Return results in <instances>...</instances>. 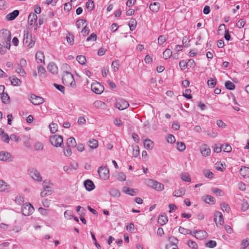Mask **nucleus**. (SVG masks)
<instances>
[{"instance_id": "nucleus-1", "label": "nucleus", "mask_w": 249, "mask_h": 249, "mask_svg": "<svg viewBox=\"0 0 249 249\" xmlns=\"http://www.w3.org/2000/svg\"><path fill=\"white\" fill-rule=\"evenodd\" d=\"M37 17L36 14L31 13L28 16V29L29 30H36L37 29V24H36Z\"/></svg>"}, {"instance_id": "nucleus-2", "label": "nucleus", "mask_w": 249, "mask_h": 249, "mask_svg": "<svg viewBox=\"0 0 249 249\" xmlns=\"http://www.w3.org/2000/svg\"><path fill=\"white\" fill-rule=\"evenodd\" d=\"M23 43L27 45L30 48H32L35 43V38L30 32H26L24 35Z\"/></svg>"}, {"instance_id": "nucleus-3", "label": "nucleus", "mask_w": 249, "mask_h": 249, "mask_svg": "<svg viewBox=\"0 0 249 249\" xmlns=\"http://www.w3.org/2000/svg\"><path fill=\"white\" fill-rule=\"evenodd\" d=\"M51 144L56 147H60L63 143V139L61 136L54 135L50 137V139Z\"/></svg>"}, {"instance_id": "nucleus-4", "label": "nucleus", "mask_w": 249, "mask_h": 249, "mask_svg": "<svg viewBox=\"0 0 249 249\" xmlns=\"http://www.w3.org/2000/svg\"><path fill=\"white\" fill-rule=\"evenodd\" d=\"M63 83L66 86H71L72 82L74 81L73 75L70 71H64L62 76Z\"/></svg>"}, {"instance_id": "nucleus-5", "label": "nucleus", "mask_w": 249, "mask_h": 249, "mask_svg": "<svg viewBox=\"0 0 249 249\" xmlns=\"http://www.w3.org/2000/svg\"><path fill=\"white\" fill-rule=\"evenodd\" d=\"M98 173L100 178L107 180L109 178V169L107 166H102L99 168Z\"/></svg>"}, {"instance_id": "nucleus-6", "label": "nucleus", "mask_w": 249, "mask_h": 249, "mask_svg": "<svg viewBox=\"0 0 249 249\" xmlns=\"http://www.w3.org/2000/svg\"><path fill=\"white\" fill-rule=\"evenodd\" d=\"M30 176L35 181L41 182L42 180L41 175L36 169L31 168L29 170Z\"/></svg>"}, {"instance_id": "nucleus-7", "label": "nucleus", "mask_w": 249, "mask_h": 249, "mask_svg": "<svg viewBox=\"0 0 249 249\" xmlns=\"http://www.w3.org/2000/svg\"><path fill=\"white\" fill-rule=\"evenodd\" d=\"M21 211L23 215L28 216L34 212V208L30 203H26L22 207Z\"/></svg>"}, {"instance_id": "nucleus-8", "label": "nucleus", "mask_w": 249, "mask_h": 249, "mask_svg": "<svg viewBox=\"0 0 249 249\" xmlns=\"http://www.w3.org/2000/svg\"><path fill=\"white\" fill-rule=\"evenodd\" d=\"M129 103L123 99H118L116 100L115 107L119 110H124L129 107Z\"/></svg>"}, {"instance_id": "nucleus-9", "label": "nucleus", "mask_w": 249, "mask_h": 249, "mask_svg": "<svg viewBox=\"0 0 249 249\" xmlns=\"http://www.w3.org/2000/svg\"><path fill=\"white\" fill-rule=\"evenodd\" d=\"M91 89L95 93L100 94L104 91V87L99 83L95 82L91 85Z\"/></svg>"}, {"instance_id": "nucleus-10", "label": "nucleus", "mask_w": 249, "mask_h": 249, "mask_svg": "<svg viewBox=\"0 0 249 249\" xmlns=\"http://www.w3.org/2000/svg\"><path fill=\"white\" fill-rule=\"evenodd\" d=\"M76 25L78 30H81V31H89V27L87 26L86 21L85 20L80 19L76 22Z\"/></svg>"}, {"instance_id": "nucleus-11", "label": "nucleus", "mask_w": 249, "mask_h": 249, "mask_svg": "<svg viewBox=\"0 0 249 249\" xmlns=\"http://www.w3.org/2000/svg\"><path fill=\"white\" fill-rule=\"evenodd\" d=\"M192 235L199 240H203L208 236V233L204 230H195L193 231Z\"/></svg>"}, {"instance_id": "nucleus-12", "label": "nucleus", "mask_w": 249, "mask_h": 249, "mask_svg": "<svg viewBox=\"0 0 249 249\" xmlns=\"http://www.w3.org/2000/svg\"><path fill=\"white\" fill-rule=\"evenodd\" d=\"M30 101L35 105H38L42 104L44 100L43 98L36 96L35 94H31L29 97Z\"/></svg>"}, {"instance_id": "nucleus-13", "label": "nucleus", "mask_w": 249, "mask_h": 249, "mask_svg": "<svg viewBox=\"0 0 249 249\" xmlns=\"http://www.w3.org/2000/svg\"><path fill=\"white\" fill-rule=\"evenodd\" d=\"M0 38L1 41L7 44L8 40H9V44H11V32H0Z\"/></svg>"}, {"instance_id": "nucleus-14", "label": "nucleus", "mask_w": 249, "mask_h": 249, "mask_svg": "<svg viewBox=\"0 0 249 249\" xmlns=\"http://www.w3.org/2000/svg\"><path fill=\"white\" fill-rule=\"evenodd\" d=\"M13 160V158L11 154L5 151L0 152V160L3 161H11Z\"/></svg>"}, {"instance_id": "nucleus-15", "label": "nucleus", "mask_w": 249, "mask_h": 249, "mask_svg": "<svg viewBox=\"0 0 249 249\" xmlns=\"http://www.w3.org/2000/svg\"><path fill=\"white\" fill-rule=\"evenodd\" d=\"M200 151L202 155L204 157H208L210 155L211 149L206 144H203L200 147Z\"/></svg>"}, {"instance_id": "nucleus-16", "label": "nucleus", "mask_w": 249, "mask_h": 249, "mask_svg": "<svg viewBox=\"0 0 249 249\" xmlns=\"http://www.w3.org/2000/svg\"><path fill=\"white\" fill-rule=\"evenodd\" d=\"M214 220L217 226L218 224L222 225L224 224V219L222 214L219 212H216L214 214Z\"/></svg>"}, {"instance_id": "nucleus-17", "label": "nucleus", "mask_w": 249, "mask_h": 249, "mask_svg": "<svg viewBox=\"0 0 249 249\" xmlns=\"http://www.w3.org/2000/svg\"><path fill=\"white\" fill-rule=\"evenodd\" d=\"M48 71L52 74H55L58 73V69L57 66L53 62L50 63L47 66Z\"/></svg>"}, {"instance_id": "nucleus-18", "label": "nucleus", "mask_w": 249, "mask_h": 249, "mask_svg": "<svg viewBox=\"0 0 249 249\" xmlns=\"http://www.w3.org/2000/svg\"><path fill=\"white\" fill-rule=\"evenodd\" d=\"M9 40H8L7 44L4 46L0 43V54L1 55H4L6 54L8 50L11 48V44H9Z\"/></svg>"}, {"instance_id": "nucleus-19", "label": "nucleus", "mask_w": 249, "mask_h": 249, "mask_svg": "<svg viewBox=\"0 0 249 249\" xmlns=\"http://www.w3.org/2000/svg\"><path fill=\"white\" fill-rule=\"evenodd\" d=\"M93 105L94 107L102 110L106 109L107 107V104L99 100L95 101Z\"/></svg>"}, {"instance_id": "nucleus-20", "label": "nucleus", "mask_w": 249, "mask_h": 249, "mask_svg": "<svg viewBox=\"0 0 249 249\" xmlns=\"http://www.w3.org/2000/svg\"><path fill=\"white\" fill-rule=\"evenodd\" d=\"M84 185L86 189L88 191H91L95 188L93 182L89 179L86 180L84 182Z\"/></svg>"}, {"instance_id": "nucleus-21", "label": "nucleus", "mask_w": 249, "mask_h": 249, "mask_svg": "<svg viewBox=\"0 0 249 249\" xmlns=\"http://www.w3.org/2000/svg\"><path fill=\"white\" fill-rule=\"evenodd\" d=\"M19 11L16 10L8 14L6 18L7 20L11 21L15 19L19 15Z\"/></svg>"}, {"instance_id": "nucleus-22", "label": "nucleus", "mask_w": 249, "mask_h": 249, "mask_svg": "<svg viewBox=\"0 0 249 249\" xmlns=\"http://www.w3.org/2000/svg\"><path fill=\"white\" fill-rule=\"evenodd\" d=\"M122 191L124 193L128 194L132 196H135L137 192V189H130L127 187H124Z\"/></svg>"}, {"instance_id": "nucleus-23", "label": "nucleus", "mask_w": 249, "mask_h": 249, "mask_svg": "<svg viewBox=\"0 0 249 249\" xmlns=\"http://www.w3.org/2000/svg\"><path fill=\"white\" fill-rule=\"evenodd\" d=\"M240 174L243 178H249V168L246 166L241 167Z\"/></svg>"}, {"instance_id": "nucleus-24", "label": "nucleus", "mask_w": 249, "mask_h": 249, "mask_svg": "<svg viewBox=\"0 0 249 249\" xmlns=\"http://www.w3.org/2000/svg\"><path fill=\"white\" fill-rule=\"evenodd\" d=\"M10 190V186L6 182L2 180H0V191L8 192Z\"/></svg>"}, {"instance_id": "nucleus-25", "label": "nucleus", "mask_w": 249, "mask_h": 249, "mask_svg": "<svg viewBox=\"0 0 249 249\" xmlns=\"http://www.w3.org/2000/svg\"><path fill=\"white\" fill-rule=\"evenodd\" d=\"M36 58L38 63H44V55L41 51H37L36 54Z\"/></svg>"}, {"instance_id": "nucleus-26", "label": "nucleus", "mask_w": 249, "mask_h": 249, "mask_svg": "<svg viewBox=\"0 0 249 249\" xmlns=\"http://www.w3.org/2000/svg\"><path fill=\"white\" fill-rule=\"evenodd\" d=\"M145 148L148 150L152 149L154 146V142L149 139H145L143 142Z\"/></svg>"}, {"instance_id": "nucleus-27", "label": "nucleus", "mask_w": 249, "mask_h": 249, "mask_svg": "<svg viewBox=\"0 0 249 249\" xmlns=\"http://www.w3.org/2000/svg\"><path fill=\"white\" fill-rule=\"evenodd\" d=\"M113 176L120 181H123L126 179V176L123 172H117Z\"/></svg>"}, {"instance_id": "nucleus-28", "label": "nucleus", "mask_w": 249, "mask_h": 249, "mask_svg": "<svg viewBox=\"0 0 249 249\" xmlns=\"http://www.w3.org/2000/svg\"><path fill=\"white\" fill-rule=\"evenodd\" d=\"M67 146L69 147H75L76 146V142L73 137H70L67 140Z\"/></svg>"}, {"instance_id": "nucleus-29", "label": "nucleus", "mask_w": 249, "mask_h": 249, "mask_svg": "<svg viewBox=\"0 0 249 249\" xmlns=\"http://www.w3.org/2000/svg\"><path fill=\"white\" fill-rule=\"evenodd\" d=\"M66 40L67 43L70 45H72L74 43V36L71 33L69 32L66 36Z\"/></svg>"}, {"instance_id": "nucleus-30", "label": "nucleus", "mask_w": 249, "mask_h": 249, "mask_svg": "<svg viewBox=\"0 0 249 249\" xmlns=\"http://www.w3.org/2000/svg\"><path fill=\"white\" fill-rule=\"evenodd\" d=\"M186 190L184 188H180L178 190L175 191L173 196H174L179 197L183 196L185 193Z\"/></svg>"}, {"instance_id": "nucleus-31", "label": "nucleus", "mask_w": 249, "mask_h": 249, "mask_svg": "<svg viewBox=\"0 0 249 249\" xmlns=\"http://www.w3.org/2000/svg\"><path fill=\"white\" fill-rule=\"evenodd\" d=\"M160 5L159 2H155L150 5L149 8L152 11L157 12L160 8Z\"/></svg>"}, {"instance_id": "nucleus-32", "label": "nucleus", "mask_w": 249, "mask_h": 249, "mask_svg": "<svg viewBox=\"0 0 249 249\" xmlns=\"http://www.w3.org/2000/svg\"><path fill=\"white\" fill-rule=\"evenodd\" d=\"M168 222V218L166 215H160L158 218V223L161 225H165Z\"/></svg>"}, {"instance_id": "nucleus-33", "label": "nucleus", "mask_w": 249, "mask_h": 249, "mask_svg": "<svg viewBox=\"0 0 249 249\" xmlns=\"http://www.w3.org/2000/svg\"><path fill=\"white\" fill-rule=\"evenodd\" d=\"M180 178L182 181L186 182H191V179L189 174L188 173H182L180 175Z\"/></svg>"}, {"instance_id": "nucleus-34", "label": "nucleus", "mask_w": 249, "mask_h": 249, "mask_svg": "<svg viewBox=\"0 0 249 249\" xmlns=\"http://www.w3.org/2000/svg\"><path fill=\"white\" fill-rule=\"evenodd\" d=\"M89 146L92 149L96 148L98 146V141L95 139L89 140L88 142Z\"/></svg>"}, {"instance_id": "nucleus-35", "label": "nucleus", "mask_w": 249, "mask_h": 249, "mask_svg": "<svg viewBox=\"0 0 249 249\" xmlns=\"http://www.w3.org/2000/svg\"><path fill=\"white\" fill-rule=\"evenodd\" d=\"M10 80L13 86H20L21 83L20 80L17 77H10Z\"/></svg>"}, {"instance_id": "nucleus-36", "label": "nucleus", "mask_w": 249, "mask_h": 249, "mask_svg": "<svg viewBox=\"0 0 249 249\" xmlns=\"http://www.w3.org/2000/svg\"><path fill=\"white\" fill-rule=\"evenodd\" d=\"M128 25L131 31L134 30L137 26V21L135 19H131L128 23Z\"/></svg>"}, {"instance_id": "nucleus-37", "label": "nucleus", "mask_w": 249, "mask_h": 249, "mask_svg": "<svg viewBox=\"0 0 249 249\" xmlns=\"http://www.w3.org/2000/svg\"><path fill=\"white\" fill-rule=\"evenodd\" d=\"M153 189L158 191H161L164 189V185L161 183L156 181L155 184H154Z\"/></svg>"}, {"instance_id": "nucleus-38", "label": "nucleus", "mask_w": 249, "mask_h": 249, "mask_svg": "<svg viewBox=\"0 0 249 249\" xmlns=\"http://www.w3.org/2000/svg\"><path fill=\"white\" fill-rule=\"evenodd\" d=\"M110 195L114 197H119L120 196V192L118 190L112 189L110 191Z\"/></svg>"}, {"instance_id": "nucleus-39", "label": "nucleus", "mask_w": 249, "mask_h": 249, "mask_svg": "<svg viewBox=\"0 0 249 249\" xmlns=\"http://www.w3.org/2000/svg\"><path fill=\"white\" fill-rule=\"evenodd\" d=\"M177 149L181 152L184 151L186 149V145L183 142H178L177 143Z\"/></svg>"}, {"instance_id": "nucleus-40", "label": "nucleus", "mask_w": 249, "mask_h": 249, "mask_svg": "<svg viewBox=\"0 0 249 249\" xmlns=\"http://www.w3.org/2000/svg\"><path fill=\"white\" fill-rule=\"evenodd\" d=\"M120 67V64L118 61H115L112 62L111 64L112 70L114 72H116L118 71Z\"/></svg>"}, {"instance_id": "nucleus-41", "label": "nucleus", "mask_w": 249, "mask_h": 249, "mask_svg": "<svg viewBox=\"0 0 249 249\" xmlns=\"http://www.w3.org/2000/svg\"><path fill=\"white\" fill-rule=\"evenodd\" d=\"M204 201L208 204H213L215 202V198L211 196H207L204 199Z\"/></svg>"}, {"instance_id": "nucleus-42", "label": "nucleus", "mask_w": 249, "mask_h": 249, "mask_svg": "<svg viewBox=\"0 0 249 249\" xmlns=\"http://www.w3.org/2000/svg\"><path fill=\"white\" fill-rule=\"evenodd\" d=\"M16 71L23 77H24L26 74V72L23 69V67H21V66H18L16 69Z\"/></svg>"}, {"instance_id": "nucleus-43", "label": "nucleus", "mask_w": 249, "mask_h": 249, "mask_svg": "<svg viewBox=\"0 0 249 249\" xmlns=\"http://www.w3.org/2000/svg\"><path fill=\"white\" fill-rule=\"evenodd\" d=\"M50 131L52 133H55L57 131L58 126L57 124L54 123H52L49 125Z\"/></svg>"}, {"instance_id": "nucleus-44", "label": "nucleus", "mask_w": 249, "mask_h": 249, "mask_svg": "<svg viewBox=\"0 0 249 249\" xmlns=\"http://www.w3.org/2000/svg\"><path fill=\"white\" fill-rule=\"evenodd\" d=\"M179 232L183 234H191L192 235L193 232L190 230L185 229L182 227H180L178 229Z\"/></svg>"}, {"instance_id": "nucleus-45", "label": "nucleus", "mask_w": 249, "mask_h": 249, "mask_svg": "<svg viewBox=\"0 0 249 249\" xmlns=\"http://www.w3.org/2000/svg\"><path fill=\"white\" fill-rule=\"evenodd\" d=\"M1 99L2 102L4 104H7L9 102L10 98L7 93H4L1 94Z\"/></svg>"}, {"instance_id": "nucleus-46", "label": "nucleus", "mask_w": 249, "mask_h": 249, "mask_svg": "<svg viewBox=\"0 0 249 249\" xmlns=\"http://www.w3.org/2000/svg\"><path fill=\"white\" fill-rule=\"evenodd\" d=\"M172 53L171 51L169 49H167L163 53V57L165 59H167L171 57V56L172 55Z\"/></svg>"}, {"instance_id": "nucleus-47", "label": "nucleus", "mask_w": 249, "mask_h": 249, "mask_svg": "<svg viewBox=\"0 0 249 249\" xmlns=\"http://www.w3.org/2000/svg\"><path fill=\"white\" fill-rule=\"evenodd\" d=\"M188 246L192 249H197L198 246L196 243L192 240H188Z\"/></svg>"}, {"instance_id": "nucleus-48", "label": "nucleus", "mask_w": 249, "mask_h": 249, "mask_svg": "<svg viewBox=\"0 0 249 249\" xmlns=\"http://www.w3.org/2000/svg\"><path fill=\"white\" fill-rule=\"evenodd\" d=\"M76 60L80 64L84 65L86 62V58L84 55H78Z\"/></svg>"}, {"instance_id": "nucleus-49", "label": "nucleus", "mask_w": 249, "mask_h": 249, "mask_svg": "<svg viewBox=\"0 0 249 249\" xmlns=\"http://www.w3.org/2000/svg\"><path fill=\"white\" fill-rule=\"evenodd\" d=\"M86 6L87 9L90 11L93 9L94 7V4L92 0H89L88 2H87Z\"/></svg>"}, {"instance_id": "nucleus-50", "label": "nucleus", "mask_w": 249, "mask_h": 249, "mask_svg": "<svg viewBox=\"0 0 249 249\" xmlns=\"http://www.w3.org/2000/svg\"><path fill=\"white\" fill-rule=\"evenodd\" d=\"M204 175L207 178H212L213 177V174L210 170L205 169L203 171Z\"/></svg>"}, {"instance_id": "nucleus-51", "label": "nucleus", "mask_w": 249, "mask_h": 249, "mask_svg": "<svg viewBox=\"0 0 249 249\" xmlns=\"http://www.w3.org/2000/svg\"><path fill=\"white\" fill-rule=\"evenodd\" d=\"M132 147H133L132 155L134 157H136L139 155V153H140L139 147L137 145L132 146Z\"/></svg>"}, {"instance_id": "nucleus-52", "label": "nucleus", "mask_w": 249, "mask_h": 249, "mask_svg": "<svg viewBox=\"0 0 249 249\" xmlns=\"http://www.w3.org/2000/svg\"><path fill=\"white\" fill-rule=\"evenodd\" d=\"M225 87L230 90L234 89L235 88V86L233 83L230 81H228L225 83Z\"/></svg>"}, {"instance_id": "nucleus-53", "label": "nucleus", "mask_w": 249, "mask_h": 249, "mask_svg": "<svg viewBox=\"0 0 249 249\" xmlns=\"http://www.w3.org/2000/svg\"><path fill=\"white\" fill-rule=\"evenodd\" d=\"M166 140L168 143H173L176 142V139L175 137L171 134H168L166 136Z\"/></svg>"}, {"instance_id": "nucleus-54", "label": "nucleus", "mask_w": 249, "mask_h": 249, "mask_svg": "<svg viewBox=\"0 0 249 249\" xmlns=\"http://www.w3.org/2000/svg\"><path fill=\"white\" fill-rule=\"evenodd\" d=\"M212 191L213 192V193L219 196H223L224 195V192L221 190L217 188H213L212 189Z\"/></svg>"}, {"instance_id": "nucleus-55", "label": "nucleus", "mask_w": 249, "mask_h": 249, "mask_svg": "<svg viewBox=\"0 0 249 249\" xmlns=\"http://www.w3.org/2000/svg\"><path fill=\"white\" fill-rule=\"evenodd\" d=\"M216 81L213 78H210L207 81V85L211 88H214V86L216 85Z\"/></svg>"}, {"instance_id": "nucleus-56", "label": "nucleus", "mask_w": 249, "mask_h": 249, "mask_svg": "<svg viewBox=\"0 0 249 249\" xmlns=\"http://www.w3.org/2000/svg\"><path fill=\"white\" fill-rule=\"evenodd\" d=\"M44 145L40 142H36L35 144V149L36 150H42L43 149Z\"/></svg>"}, {"instance_id": "nucleus-57", "label": "nucleus", "mask_w": 249, "mask_h": 249, "mask_svg": "<svg viewBox=\"0 0 249 249\" xmlns=\"http://www.w3.org/2000/svg\"><path fill=\"white\" fill-rule=\"evenodd\" d=\"M97 39V36L95 34H94V33H93L92 34H91L87 38V41L89 42V41H91V42H94Z\"/></svg>"}, {"instance_id": "nucleus-58", "label": "nucleus", "mask_w": 249, "mask_h": 249, "mask_svg": "<svg viewBox=\"0 0 249 249\" xmlns=\"http://www.w3.org/2000/svg\"><path fill=\"white\" fill-rule=\"evenodd\" d=\"M46 71L44 67L42 66H39L38 67V73L39 75L45 76V73Z\"/></svg>"}, {"instance_id": "nucleus-59", "label": "nucleus", "mask_w": 249, "mask_h": 249, "mask_svg": "<svg viewBox=\"0 0 249 249\" xmlns=\"http://www.w3.org/2000/svg\"><path fill=\"white\" fill-rule=\"evenodd\" d=\"M222 147L225 152H230L231 151V147L227 144L222 145Z\"/></svg>"}, {"instance_id": "nucleus-60", "label": "nucleus", "mask_w": 249, "mask_h": 249, "mask_svg": "<svg viewBox=\"0 0 249 249\" xmlns=\"http://www.w3.org/2000/svg\"><path fill=\"white\" fill-rule=\"evenodd\" d=\"M206 247L210 248H213L216 246V242L214 241L210 240L206 244Z\"/></svg>"}, {"instance_id": "nucleus-61", "label": "nucleus", "mask_w": 249, "mask_h": 249, "mask_svg": "<svg viewBox=\"0 0 249 249\" xmlns=\"http://www.w3.org/2000/svg\"><path fill=\"white\" fill-rule=\"evenodd\" d=\"M1 140L3 141L4 142L8 143L10 141V138L9 136L4 132V134L1 135Z\"/></svg>"}, {"instance_id": "nucleus-62", "label": "nucleus", "mask_w": 249, "mask_h": 249, "mask_svg": "<svg viewBox=\"0 0 249 249\" xmlns=\"http://www.w3.org/2000/svg\"><path fill=\"white\" fill-rule=\"evenodd\" d=\"M91 236L92 237V239L94 241V243L95 246L97 247L98 249H101V247L100 245L97 243L96 241V237L95 236L94 234L92 232H90Z\"/></svg>"}, {"instance_id": "nucleus-63", "label": "nucleus", "mask_w": 249, "mask_h": 249, "mask_svg": "<svg viewBox=\"0 0 249 249\" xmlns=\"http://www.w3.org/2000/svg\"><path fill=\"white\" fill-rule=\"evenodd\" d=\"M73 216L72 212L70 210H67L64 213V217L68 219H71V217Z\"/></svg>"}, {"instance_id": "nucleus-64", "label": "nucleus", "mask_w": 249, "mask_h": 249, "mask_svg": "<svg viewBox=\"0 0 249 249\" xmlns=\"http://www.w3.org/2000/svg\"><path fill=\"white\" fill-rule=\"evenodd\" d=\"M221 209L224 212H226L228 213L230 210V208L229 205L225 203H223L221 204Z\"/></svg>"}]
</instances>
